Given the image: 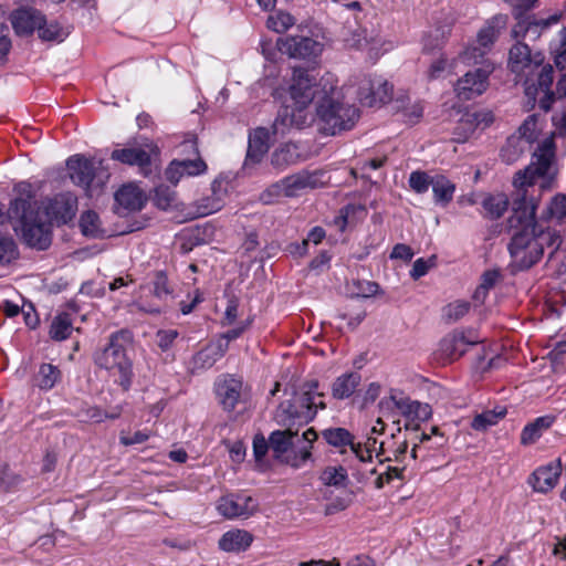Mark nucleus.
<instances>
[{"instance_id": "obj_43", "label": "nucleus", "mask_w": 566, "mask_h": 566, "mask_svg": "<svg viewBox=\"0 0 566 566\" xmlns=\"http://www.w3.org/2000/svg\"><path fill=\"white\" fill-rule=\"evenodd\" d=\"M482 206L491 219H499L507 209L509 201L504 195L489 196Z\"/></svg>"}, {"instance_id": "obj_29", "label": "nucleus", "mask_w": 566, "mask_h": 566, "mask_svg": "<svg viewBox=\"0 0 566 566\" xmlns=\"http://www.w3.org/2000/svg\"><path fill=\"white\" fill-rule=\"evenodd\" d=\"M555 420V416L546 415L538 417L534 421L527 423L521 433V444L531 446L535 443L542 437L543 432L553 426Z\"/></svg>"}, {"instance_id": "obj_25", "label": "nucleus", "mask_w": 566, "mask_h": 566, "mask_svg": "<svg viewBox=\"0 0 566 566\" xmlns=\"http://www.w3.org/2000/svg\"><path fill=\"white\" fill-rule=\"evenodd\" d=\"M111 159L119 161L125 165H129V166L136 165L139 167L142 174L144 176H148L151 171L150 155L142 148L129 147V148L114 149L111 154Z\"/></svg>"}, {"instance_id": "obj_10", "label": "nucleus", "mask_w": 566, "mask_h": 566, "mask_svg": "<svg viewBox=\"0 0 566 566\" xmlns=\"http://www.w3.org/2000/svg\"><path fill=\"white\" fill-rule=\"evenodd\" d=\"M181 150L192 151L196 155L195 159H174L169 166L166 168L165 176L166 179L172 185H177L179 180L187 176H198L206 171L207 165L199 157V150L197 146L196 138L187 139L180 145Z\"/></svg>"}, {"instance_id": "obj_17", "label": "nucleus", "mask_w": 566, "mask_h": 566, "mask_svg": "<svg viewBox=\"0 0 566 566\" xmlns=\"http://www.w3.org/2000/svg\"><path fill=\"white\" fill-rule=\"evenodd\" d=\"M242 387V381L232 376H227L216 381L214 394L219 405L226 412H232L241 402Z\"/></svg>"}, {"instance_id": "obj_44", "label": "nucleus", "mask_w": 566, "mask_h": 566, "mask_svg": "<svg viewBox=\"0 0 566 566\" xmlns=\"http://www.w3.org/2000/svg\"><path fill=\"white\" fill-rule=\"evenodd\" d=\"M294 23V17L285 11H277L276 13L269 15L266 20L268 28L277 33L285 32Z\"/></svg>"}, {"instance_id": "obj_64", "label": "nucleus", "mask_w": 566, "mask_h": 566, "mask_svg": "<svg viewBox=\"0 0 566 566\" xmlns=\"http://www.w3.org/2000/svg\"><path fill=\"white\" fill-rule=\"evenodd\" d=\"M412 256H413L412 249L409 245L403 244V243H397L392 248V251L390 253L391 259H399V260H403L407 262L411 261Z\"/></svg>"}, {"instance_id": "obj_63", "label": "nucleus", "mask_w": 566, "mask_h": 566, "mask_svg": "<svg viewBox=\"0 0 566 566\" xmlns=\"http://www.w3.org/2000/svg\"><path fill=\"white\" fill-rule=\"evenodd\" d=\"M270 448L269 440L266 441L265 438L261 434H256L253 439V453L256 461H260L263 459V457L266 454L268 450Z\"/></svg>"}, {"instance_id": "obj_62", "label": "nucleus", "mask_w": 566, "mask_h": 566, "mask_svg": "<svg viewBox=\"0 0 566 566\" xmlns=\"http://www.w3.org/2000/svg\"><path fill=\"white\" fill-rule=\"evenodd\" d=\"M178 337L176 329H164L157 333V344L163 350L169 349L175 339Z\"/></svg>"}, {"instance_id": "obj_38", "label": "nucleus", "mask_w": 566, "mask_h": 566, "mask_svg": "<svg viewBox=\"0 0 566 566\" xmlns=\"http://www.w3.org/2000/svg\"><path fill=\"white\" fill-rule=\"evenodd\" d=\"M73 331L72 321L67 313L55 316L50 326V337L54 340L66 339Z\"/></svg>"}, {"instance_id": "obj_52", "label": "nucleus", "mask_w": 566, "mask_h": 566, "mask_svg": "<svg viewBox=\"0 0 566 566\" xmlns=\"http://www.w3.org/2000/svg\"><path fill=\"white\" fill-rule=\"evenodd\" d=\"M486 53L480 45H473L460 54V60L465 64H479L483 63Z\"/></svg>"}, {"instance_id": "obj_13", "label": "nucleus", "mask_w": 566, "mask_h": 566, "mask_svg": "<svg viewBox=\"0 0 566 566\" xmlns=\"http://www.w3.org/2000/svg\"><path fill=\"white\" fill-rule=\"evenodd\" d=\"M280 50L293 59L314 60L323 51V44L310 36L290 35L280 42Z\"/></svg>"}, {"instance_id": "obj_15", "label": "nucleus", "mask_w": 566, "mask_h": 566, "mask_svg": "<svg viewBox=\"0 0 566 566\" xmlns=\"http://www.w3.org/2000/svg\"><path fill=\"white\" fill-rule=\"evenodd\" d=\"M308 124V114L304 108L293 104L283 105L272 124L274 136H284L291 128L302 129Z\"/></svg>"}, {"instance_id": "obj_33", "label": "nucleus", "mask_w": 566, "mask_h": 566, "mask_svg": "<svg viewBox=\"0 0 566 566\" xmlns=\"http://www.w3.org/2000/svg\"><path fill=\"white\" fill-rule=\"evenodd\" d=\"M62 378L57 366L43 363L33 377L34 385L41 390H51Z\"/></svg>"}, {"instance_id": "obj_32", "label": "nucleus", "mask_w": 566, "mask_h": 566, "mask_svg": "<svg viewBox=\"0 0 566 566\" xmlns=\"http://www.w3.org/2000/svg\"><path fill=\"white\" fill-rule=\"evenodd\" d=\"M506 20V15L499 14L493 17L492 20L479 31L478 45L484 49L485 52H489L499 35V29L505 25Z\"/></svg>"}, {"instance_id": "obj_49", "label": "nucleus", "mask_w": 566, "mask_h": 566, "mask_svg": "<svg viewBox=\"0 0 566 566\" xmlns=\"http://www.w3.org/2000/svg\"><path fill=\"white\" fill-rule=\"evenodd\" d=\"M409 186L417 193H424L428 191L433 181V177H430L426 171L416 170L409 176Z\"/></svg>"}, {"instance_id": "obj_59", "label": "nucleus", "mask_w": 566, "mask_h": 566, "mask_svg": "<svg viewBox=\"0 0 566 566\" xmlns=\"http://www.w3.org/2000/svg\"><path fill=\"white\" fill-rule=\"evenodd\" d=\"M432 416V408L429 403L420 402L418 400L415 401V406L412 408L409 420L412 421H427Z\"/></svg>"}, {"instance_id": "obj_16", "label": "nucleus", "mask_w": 566, "mask_h": 566, "mask_svg": "<svg viewBox=\"0 0 566 566\" xmlns=\"http://www.w3.org/2000/svg\"><path fill=\"white\" fill-rule=\"evenodd\" d=\"M9 20L18 36H30L45 22V15L32 7H21L10 13Z\"/></svg>"}, {"instance_id": "obj_21", "label": "nucleus", "mask_w": 566, "mask_h": 566, "mask_svg": "<svg viewBox=\"0 0 566 566\" xmlns=\"http://www.w3.org/2000/svg\"><path fill=\"white\" fill-rule=\"evenodd\" d=\"M114 197L119 214L140 211L147 201L144 191L132 184L122 186Z\"/></svg>"}, {"instance_id": "obj_6", "label": "nucleus", "mask_w": 566, "mask_h": 566, "mask_svg": "<svg viewBox=\"0 0 566 566\" xmlns=\"http://www.w3.org/2000/svg\"><path fill=\"white\" fill-rule=\"evenodd\" d=\"M133 334L128 329H120L111 334L107 345L95 354V364L103 369H116L119 379V386L127 391L133 381V364L127 356V350L132 348Z\"/></svg>"}, {"instance_id": "obj_3", "label": "nucleus", "mask_w": 566, "mask_h": 566, "mask_svg": "<svg viewBox=\"0 0 566 566\" xmlns=\"http://www.w3.org/2000/svg\"><path fill=\"white\" fill-rule=\"evenodd\" d=\"M324 397L317 380L306 381L277 406L274 420L280 427L300 429L316 417L318 409L326 408Z\"/></svg>"}, {"instance_id": "obj_8", "label": "nucleus", "mask_w": 566, "mask_h": 566, "mask_svg": "<svg viewBox=\"0 0 566 566\" xmlns=\"http://www.w3.org/2000/svg\"><path fill=\"white\" fill-rule=\"evenodd\" d=\"M319 72L316 67H293L292 82L289 87L290 96L293 103L301 108H306L315 97L317 101L323 96L322 88L326 84L329 86V80L322 78L318 82Z\"/></svg>"}, {"instance_id": "obj_41", "label": "nucleus", "mask_w": 566, "mask_h": 566, "mask_svg": "<svg viewBox=\"0 0 566 566\" xmlns=\"http://www.w3.org/2000/svg\"><path fill=\"white\" fill-rule=\"evenodd\" d=\"M17 242L11 235L0 234V265H8L19 258Z\"/></svg>"}, {"instance_id": "obj_36", "label": "nucleus", "mask_w": 566, "mask_h": 566, "mask_svg": "<svg viewBox=\"0 0 566 566\" xmlns=\"http://www.w3.org/2000/svg\"><path fill=\"white\" fill-rule=\"evenodd\" d=\"M505 407H496L493 410H485L478 413L471 421V428L476 431H485L488 428L496 424L506 415Z\"/></svg>"}, {"instance_id": "obj_7", "label": "nucleus", "mask_w": 566, "mask_h": 566, "mask_svg": "<svg viewBox=\"0 0 566 566\" xmlns=\"http://www.w3.org/2000/svg\"><path fill=\"white\" fill-rule=\"evenodd\" d=\"M554 159L555 143L552 137H546L538 144L531 164L515 174L513 180L516 188L515 198H520L524 192L530 197L527 187H533L537 178L548 175Z\"/></svg>"}, {"instance_id": "obj_1", "label": "nucleus", "mask_w": 566, "mask_h": 566, "mask_svg": "<svg viewBox=\"0 0 566 566\" xmlns=\"http://www.w3.org/2000/svg\"><path fill=\"white\" fill-rule=\"evenodd\" d=\"M537 200L522 193L513 199L512 214L507 219V228L513 232L509 243L512 259L511 266L514 271H526L538 263L545 250L547 263H560L565 249L562 248L563 239L559 231L554 228H542L536 222Z\"/></svg>"}, {"instance_id": "obj_51", "label": "nucleus", "mask_w": 566, "mask_h": 566, "mask_svg": "<svg viewBox=\"0 0 566 566\" xmlns=\"http://www.w3.org/2000/svg\"><path fill=\"white\" fill-rule=\"evenodd\" d=\"M536 118L534 115L528 116L524 123L518 128L520 136L517 138H521L526 144H532L536 139Z\"/></svg>"}, {"instance_id": "obj_20", "label": "nucleus", "mask_w": 566, "mask_h": 566, "mask_svg": "<svg viewBox=\"0 0 566 566\" xmlns=\"http://www.w3.org/2000/svg\"><path fill=\"white\" fill-rule=\"evenodd\" d=\"M554 82V69L552 65H544L537 75L536 85H528L525 90L526 95H536L542 93L543 96L538 99L539 108L548 112L552 104L555 102V93L551 88Z\"/></svg>"}, {"instance_id": "obj_11", "label": "nucleus", "mask_w": 566, "mask_h": 566, "mask_svg": "<svg viewBox=\"0 0 566 566\" xmlns=\"http://www.w3.org/2000/svg\"><path fill=\"white\" fill-rule=\"evenodd\" d=\"M258 501L245 494L231 493L223 495L217 503L218 512L226 518H249L258 511Z\"/></svg>"}, {"instance_id": "obj_18", "label": "nucleus", "mask_w": 566, "mask_h": 566, "mask_svg": "<svg viewBox=\"0 0 566 566\" xmlns=\"http://www.w3.org/2000/svg\"><path fill=\"white\" fill-rule=\"evenodd\" d=\"M392 86L387 81L367 80L358 88V99L368 107L380 106L391 99Z\"/></svg>"}, {"instance_id": "obj_30", "label": "nucleus", "mask_w": 566, "mask_h": 566, "mask_svg": "<svg viewBox=\"0 0 566 566\" xmlns=\"http://www.w3.org/2000/svg\"><path fill=\"white\" fill-rule=\"evenodd\" d=\"M316 175L306 170L298 171L282 179L285 197H295L301 190L316 186Z\"/></svg>"}, {"instance_id": "obj_47", "label": "nucleus", "mask_w": 566, "mask_h": 566, "mask_svg": "<svg viewBox=\"0 0 566 566\" xmlns=\"http://www.w3.org/2000/svg\"><path fill=\"white\" fill-rule=\"evenodd\" d=\"M38 35L42 41H63L65 32L62 27L56 22H45L38 29Z\"/></svg>"}, {"instance_id": "obj_42", "label": "nucleus", "mask_w": 566, "mask_h": 566, "mask_svg": "<svg viewBox=\"0 0 566 566\" xmlns=\"http://www.w3.org/2000/svg\"><path fill=\"white\" fill-rule=\"evenodd\" d=\"M99 226V217L95 211L88 210L81 214L80 228L85 237H98L102 233Z\"/></svg>"}, {"instance_id": "obj_48", "label": "nucleus", "mask_w": 566, "mask_h": 566, "mask_svg": "<svg viewBox=\"0 0 566 566\" xmlns=\"http://www.w3.org/2000/svg\"><path fill=\"white\" fill-rule=\"evenodd\" d=\"M501 273L499 270H488L481 276V283L474 293V298L479 300L482 295L484 298L488 292L494 287L500 280Z\"/></svg>"}, {"instance_id": "obj_37", "label": "nucleus", "mask_w": 566, "mask_h": 566, "mask_svg": "<svg viewBox=\"0 0 566 566\" xmlns=\"http://www.w3.org/2000/svg\"><path fill=\"white\" fill-rule=\"evenodd\" d=\"M323 439L332 447H354V436L345 428H328L322 431Z\"/></svg>"}, {"instance_id": "obj_12", "label": "nucleus", "mask_w": 566, "mask_h": 566, "mask_svg": "<svg viewBox=\"0 0 566 566\" xmlns=\"http://www.w3.org/2000/svg\"><path fill=\"white\" fill-rule=\"evenodd\" d=\"M491 72L489 65L467 72L455 84L457 96L461 101H470L483 94L489 86Z\"/></svg>"}, {"instance_id": "obj_40", "label": "nucleus", "mask_w": 566, "mask_h": 566, "mask_svg": "<svg viewBox=\"0 0 566 566\" xmlns=\"http://www.w3.org/2000/svg\"><path fill=\"white\" fill-rule=\"evenodd\" d=\"M153 201L157 208L168 210L177 206V193L170 187L160 185L155 188Z\"/></svg>"}, {"instance_id": "obj_58", "label": "nucleus", "mask_w": 566, "mask_h": 566, "mask_svg": "<svg viewBox=\"0 0 566 566\" xmlns=\"http://www.w3.org/2000/svg\"><path fill=\"white\" fill-rule=\"evenodd\" d=\"M154 293L157 297H165L171 293L168 277L165 272L157 271L154 279Z\"/></svg>"}, {"instance_id": "obj_27", "label": "nucleus", "mask_w": 566, "mask_h": 566, "mask_svg": "<svg viewBox=\"0 0 566 566\" xmlns=\"http://www.w3.org/2000/svg\"><path fill=\"white\" fill-rule=\"evenodd\" d=\"M559 464H548L536 469L530 478V483L537 492L545 493L552 490L560 475Z\"/></svg>"}, {"instance_id": "obj_31", "label": "nucleus", "mask_w": 566, "mask_h": 566, "mask_svg": "<svg viewBox=\"0 0 566 566\" xmlns=\"http://www.w3.org/2000/svg\"><path fill=\"white\" fill-rule=\"evenodd\" d=\"M300 160L298 148L293 143H286L276 148L271 155V165L279 170H284L289 166Z\"/></svg>"}, {"instance_id": "obj_26", "label": "nucleus", "mask_w": 566, "mask_h": 566, "mask_svg": "<svg viewBox=\"0 0 566 566\" xmlns=\"http://www.w3.org/2000/svg\"><path fill=\"white\" fill-rule=\"evenodd\" d=\"M254 536L247 530L234 528L226 532L219 539V548L227 553L245 552L253 543Z\"/></svg>"}, {"instance_id": "obj_34", "label": "nucleus", "mask_w": 566, "mask_h": 566, "mask_svg": "<svg viewBox=\"0 0 566 566\" xmlns=\"http://www.w3.org/2000/svg\"><path fill=\"white\" fill-rule=\"evenodd\" d=\"M415 401L410 397L406 396L402 391L391 389L390 395L388 398H382L379 402V407L381 409L390 408V405H394L396 407L400 415L405 417L407 420H409V417L411 415L412 408L415 406Z\"/></svg>"}, {"instance_id": "obj_46", "label": "nucleus", "mask_w": 566, "mask_h": 566, "mask_svg": "<svg viewBox=\"0 0 566 566\" xmlns=\"http://www.w3.org/2000/svg\"><path fill=\"white\" fill-rule=\"evenodd\" d=\"M525 144L521 138L511 136L507 138L505 147L502 148V158L507 163L515 161L524 153Z\"/></svg>"}, {"instance_id": "obj_5", "label": "nucleus", "mask_w": 566, "mask_h": 566, "mask_svg": "<svg viewBox=\"0 0 566 566\" xmlns=\"http://www.w3.org/2000/svg\"><path fill=\"white\" fill-rule=\"evenodd\" d=\"M298 430L284 428L271 432L269 437L274 458L293 468L302 467L311 458L312 444L317 439V432L313 428L305 430L302 437H298Z\"/></svg>"}, {"instance_id": "obj_45", "label": "nucleus", "mask_w": 566, "mask_h": 566, "mask_svg": "<svg viewBox=\"0 0 566 566\" xmlns=\"http://www.w3.org/2000/svg\"><path fill=\"white\" fill-rule=\"evenodd\" d=\"M471 304L467 301H455L443 307V318L447 323H454L464 317L470 311Z\"/></svg>"}, {"instance_id": "obj_28", "label": "nucleus", "mask_w": 566, "mask_h": 566, "mask_svg": "<svg viewBox=\"0 0 566 566\" xmlns=\"http://www.w3.org/2000/svg\"><path fill=\"white\" fill-rule=\"evenodd\" d=\"M361 375L357 371H348L338 376L332 384V396L337 400H344L353 396L360 386Z\"/></svg>"}, {"instance_id": "obj_2", "label": "nucleus", "mask_w": 566, "mask_h": 566, "mask_svg": "<svg viewBox=\"0 0 566 566\" xmlns=\"http://www.w3.org/2000/svg\"><path fill=\"white\" fill-rule=\"evenodd\" d=\"M18 197L11 200L8 209V219L17 233H20L23 243L39 251L46 250L52 242L50 224L40 217V205L35 200L32 186L20 182L14 187Z\"/></svg>"}, {"instance_id": "obj_24", "label": "nucleus", "mask_w": 566, "mask_h": 566, "mask_svg": "<svg viewBox=\"0 0 566 566\" xmlns=\"http://www.w3.org/2000/svg\"><path fill=\"white\" fill-rule=\"evenodd\" d=\"M270 130L265 127H258L249 135V145L244 165H256L261 163L270 148Z\"/></svg>"}, {"instance_id": "obj_19", "label": "nucleus", "mask_w": 566, "mask_h": 566, "mask_svg": "<svg viewBox=\"0 0 566 566\" xmlns=\"http://www.w3.org/2000/svg\"><path fill=\"white\" fill-rule=\"evenodd\" d=\"M514 19L516 20V23L512 29V35L514 38L530 36L531 40H536L539 38L544 29L548 28L553 23H557L559 17L555 14L548 19H536L535 15L525 13Z\"/></svg>"}, {"instance_id": "obj_56", "label": "nucleus", "mask_w": 566, "mask_h": 566, "mask_svg": "<svg viewBox=\"0 0 566 566\" xmlns=\"http://www.w3.org/2000/svg\"><path fill=\"white\" fill-rule=\"evenodd\" d=\"M436 264V256H431L429 260H424L422 258L417 259L412 265V269L410 271V276L413 280H418L422 276H424L430 268L434 266Z\"/></svg>"}, {"instance_id": "obj_61", "label": "nucleus", "mask_w": 566, "mask_h": 566, "mask_svg": "<svg viewBox=\"0 0 566 566\" xmlns=\"http://www.w3.org/2000/svg\"><path fill=\"white\" fill-rule=\"evenodd\" d=\"M238 308H239V298L237 296L232 295L231 297H229L228 303H227L224 317H223V322H222L224 325H231L234 323V321L238 317Z\"/></svg>"}, {"instance_id": "obj_54", "label": "nucleus", "mask_w": 566, "mask_h": 566, "mask_svg": "<svg viewBox=\"0 0 566 566\" xmlns=\"http://www.w3.org/2000/svg\"><path fill=\"white\" fill-rule=\"evenodd\" d=\"M548 212L552 218L563 220L566 217V195H557L548 206Z\"/></svg>"}, {"instance_id": "obj_50", "label": "nucleus", "mask_w": 566, "mask_h": 566, "mask_svg": "<svg viewBox=\"0 0 566 566\" xmlns=\"http://www.w3.org/2000/svg\"><path fill=\"white\" fill-rule=\"evenodd\" d=\"M406 467L398 468V467H390L388 465L386 468L385 472H381L378 474L377 479L375 480V486L376 489H382L385 484L391 483L394 480H403V471Z\"/></svg>"}, {"instance_id": "obj_55", "label": "nucleus", "mask_w": 566, "mask_h": 566, "mask_svg": "<svg viewBox=\"0 0 566 566\" xmlns=\"http://www.w3.org/2000/svg\"><path fill=\"white\" fill-rule=\"evenodd\" d=\"M552 122L554 130L549 137L553 139L555 137H560L566 140V107L560 112H556L552 117Z\"/></svg>"}, {"instance_id": "obj_35", "label": "nucleus", "mask_w": 566, "mask_h": 566, "mask_svg": "<svg viewBox=\"0 0 566 566\" xmlns=\"http://www.w3.org/2000/svg\"><path fill=\"white\" fill-rule=\"evenodd\" d=\"M431 188L434 197V202L441 206H447L453 199L455 185L447 177L437 175L433 176Z\"/></svg>"}, {"instance_id": "obj_39", "label": "nucleus", "mask_w": 566, "mask_h": 566, "mask_svg": "<svg viewBox=\"0 0 566 566\" xmlns=\"http://www.w3.org/2000/svg\"><path fill=\"white\" fill-rule=\"evenodd\" d=\"M319 480L323 484L328 486H346L348 481L347 470L342 465L327 467L322 471Z\"/></svg>"}, {"instance_id": "obj_14", "label": "nucleus", "mask_w": 566, "mask_h": 566, "mask_svg": "<svg viewBox=\"0 0 566 566\" xmlns=\"http://www.w3.org/2000/svg\"><path fill=\"white\" fill-rule=\"evenodd\" d=\"M77 211V198L71 192L57 193L49 199L45 213L56 226L66 224L73 220Z\"/></svg>"}, {"instance_id": "obj_23", "label": "nucleus", "mask_w": 566, "mask_h": 566, "mask_svg": "<svg viewBox=\"0 0 566 566\" xmlns=\"http://www.w3.org/2000/svg\"><path fill=\"white\" fill-rule=\"evenodd\" d=\"M66 166L71 180L75 185L88 189L95 177L94 163L82 155H75L67 159Z\"/></svg>"}, {"instance_id": "obj_57", "label": "nucleus", "mask_w": 566, "mask_h": 566, "mask_svg": "<svg viewBox=\"0 0 566 566\" xmlns=\"http://www.w3.org/2000/svg\"><path fill=\"white\" fill-rule=\"evenodd\" d=\"M11 48L12 43L9 38V29L6 24L0 23V65L7 63Z\"/></svg>"}, {"instance_id": "obj_9", "label": "nucleus", "mask_w": 566, "mask_h": 566, "mask_svg": "<svg viewBox=\"0 0 566 566\" xmlns=\"http://www.w3.org/2000/svg\"><path fill=\"white\" fill-rule=\"evenodd\" d=\"M480 342L473 329H455L440 340L439 348L434 353V359L442 365L450 364L463 356L469 346L476 345Z\"/></svg>"}, {"instance_id": "obj_22", "label": "nucleus", "mask_w": 566, "mask_h": 566, "mask_svg": "<svg viewBox=\"0 0 566 566\" xmlns=\"http://www.w3.org/2000/svg\"><path fill=\"white\" fill-rule=\"evenodd\" d=\"M544 57L541 53L532 55L531 49L527 44L517 42L514 44L509 53V66L513 73L521 74L533 64L539 66Z\"/></svg>"}, {"instance_id": "obj_4", "label": "nucleus", "mask_w": 566, "mask_h": 566, "mask_svg": "<svg viewBox=\"0 0 566 566\" xmlns=\"http://www.w3.org/2000/svg\"><path fill=\"white\" fill-rule=\"evenodd\" d=\"M323 96L319 97L316 105V115L319 123V129L325 135H337L345 130H350L360 117L359 109L340 99V93L333 85L326 84L322 88Z\"/></svg>"}, {"instance_id": "obj_53", "label": "nucleus", "mask_w": 566, "mask_h": 566, "mask_svg": "<svg viewBox=\"0 0 566 566\" xmlns=\"http://www.w3.org/2000/svg\"><path fill=\"white\" fill-rule=\"evenodd\" d=\"M282 195L285 196V188L282 180L272 184L260 195V201L264 205H271L276 201Z\"/></svg>"}, {"instance_id": "obj_60", "label": "nucleus", "mask_w": 566, "mask_h": 566, "mask_svg": "<svg viewBox=\"0 0 566 566\" xmlns=\"http://www.w3.org/2000/svg\"><path fill=\"white\" fill-rule=\"evenodd\" d=\"M402 115L406 123L410 125L417 124L423 115V107L420 103H416L405 107L402 109Z\"/></svg>"}]
</instances>
